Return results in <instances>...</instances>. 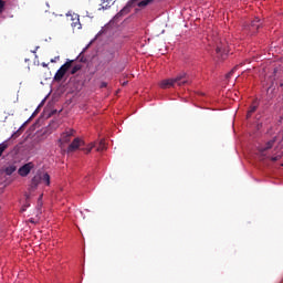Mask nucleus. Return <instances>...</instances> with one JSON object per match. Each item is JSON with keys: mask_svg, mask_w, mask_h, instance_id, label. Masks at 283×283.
<instances>
[{"mask_svg": "<svg viewBox=\"0 0 283 283\" xmlns=\"http://www.w3.org/2000/svg\"><path fill=\"white\" fill-rule=\"evenodd\" d=\"M101 87H107V83L103 82V83L101 84Z\"/></svg>", "mask_w": 283, "mask_h": 283, "instance_id": "obj_23", "label": "nucleus"}, {"mask_svg": "<svg viewBox=\"0 0 283 283\" xmlns=\"http://www.w3.org/2000/svg\"><path fill=\"white\" fill-rule=\"evenodd\" d=\"M189 75L186 72H181L174 78L163 80L160 82V88L167 90L169 87H176V85L182 87V85H189Z\"/></svg>", "mask_w": 283, "mask_h": 283, "instance_id": "obj_1", "label": "nucleus"}, {"mask_svg": "<svg viewBox=\"0 0 283 283\" xmlns=\"http://www.w3.org/2000/svg\"><path fill=\"white\" fill-rule=\"evenodd\" d=\"M40 178L42 182H45V185L50 187V174L48 172L40 174Z\"/></svg>", "mask_w": 283, "mask_h": 283, "instance_id": "obj_12", "label": "nucleus"}, {"mask_svg": "<svg viewBox=\"0 0 283 283\" xmlns=\"http://www.w3.org/2000/svg\"><path fill=\"white\" fill-rule=\"evenodd\" d=\"M262 28V20L260 18H255L252 20L251 24L248 27L250 34H258V30Z\"/></svg>", "mask_w": 283, "mask_h": 283, "instance_id": "obj_5", "label": "nucleus"}, {"mask_svg": "<svg viewBox=\"0 0 283 283\" xmlns=\"http://www.w3.org/2000/svg\"><path fill=\"white\" fill-rule=\"evenodd\" d=\"M15 171H17V166H14V165L8 166V167L4 169V174H6L7 176H12L13 172H15Z\"/></svg>", "mask_w": 283, "mask_h": 283, "instance_id": "obj_13", "label": "nucleus"}, {"mask_svg": "<svg viewBox=\"0 0 283 283\" xmlns=\"http://www.w3.org/2000/svg\"><path fill=\"white\" fill-rule=\"evenodd\" d=\"M76 134V130L74 129H67L64 133L61 134V137L59 139L60 146L65 145V143H70L72 140V136Z\"/></svg>", "mask_w": 283, "mask_h": 283, "instance_id": "obj_3", "label": "nucleus"}, {"mask_svg": "<svg viewBox=\"0 0 283 283\" xmlns=\"http://www.w3.org/2000/svg\"><path fill=\"white\" fill-rule=\"evenodd\" d=\"M281 87H283V82L280 84Z\"/></svg>", "mask_w": 283, "mask_h": 283, "instance_id": "obj_28", "label": "nucleus"}, {"mask_svg": "<svg viewBox=\"0 0 283 283\" xmlns=\"http://www.w3.org/2000/svg\"><path fill=\"white\" fill-rule=\"evenodd\" d=\"M238 67H240V65L234 66L229 73H227L226 78H231V76H233V74L238 71Z\"/></svg>", "mask_w": 283, "mask_h": 283, "instance_id": "obj_19", "label": "nucleus"}, {"mask_svg": "<svg viewBox=\"0 0 283 283\" xmlns=\"http://www.w3.org/2000/svg\"><path fill=\"white\" fill-rule=\"evenodd\" d=\"M83 70V64H76L72 67L71 74H76V72H81Z\"/></svg>", "mask_w": 283, "mask_h": 283, "instance_id": "obj_18", "label": "nucleus"}, {"mask_svg": "<svg viewBox=\"0 0 283 283\" xmlns=\"http://www.w3.org/2000/svg\"><path fill=\"white\" fill-rule=\"evenodd\" d=\"M132 11V2H128L118 13L117 17H125Z\"/></svg>", "mask_w": 283, "mask_h": 283, "instance_id": "obj_9", "label": "nucleus"}, {"mask_svg": "<svg viewBox=\"0 0 283 283\" xmlns=\"http://www.w3.org/2000/svg\"><path fill=\"white\" fill-rule=\"evenodd\" d=\"M3 8H6V2L3 0H0V14L3 12Z\"/></svg>", "mask_w": 283, "mask_h": 283, "instance_id": "obj_21", "label": "nucleus"}, {"mask_svg": "<svg viewBox=\"0 0 283 283\" xmlns=\"http://www.w3.org/2000/svg\"><path fill=\"white\" fill-rule=\"evenodd\" d=\"M216 53L218 61H226L227 56H229V49L222 41H220L217 43Z\"/></svg>", "mask_w": 283, "mask_h": 283, "instance_id": "obj_2", "label": "nucleus"}, {"mask_svg": "<svg viewBox=\"0 0 283 283\" xmlns=\"http://www.w3.org/2000/svg\"><path fill=\"white\" fill-rule=\"evenodd\" d=\"M41 174L35 175L32 180H31V187H33V189H36L39 187V185H41Z\"/></svg>", "mask_w": 283, "mask_h": 283, "instance_id": "obj_10", "label": "nucleus"}, {"mask_svg": "<svg viewBox=\"0 0 283 283\" xmlns=\"http://www.w3.org/2000/svg\"><path fill=\"white\" fill-rule=\"evenodd\" d=\"M94 147H96V145L91 144L90 147H87V148H82V149H83V151H86V154H90V151H92V149H94Z\"/></svg>", "mask_w": 283, "mask_h": 283, "instance_id": "obj_20", "label": "nucleus"}, {"mask_svg": "<svg viewBox=\"0 0 283 283\" xmlns=\"http://www.w3.org/2000/svg\"><path fill=\"white\" fill-rule=\"evenodd\" d=\"M82 145H85V143L81 138L76 137L67 147V151H76V149Z\"/></svg>", "mask_w": 283, "mask_h": 283, "instance_id": "obj_6", "label": "nucleus"}, {"mask_svg": "<svg viewBox=\"0 0 283 283\" xmlns=\"http://www.w3.org/2000/svg\"><path fill=\"white\" fill-rule=\"evenodd\" d=\"M73 28H76V22L73 24Z\"/></svg>", "mask_w": 283, "mask_h": 283, "instance_id": "obj_25", "label": "nucleus"}, {"mask_svg": "<svg viewBox=\"0 0 283 283\" xmlns=\"http://www.w3.org/2000/svg\"><path fill=\"white\" fill-rule=\"evenodd\" d=\"M105 149H107V146L105 145V140L102 139L96 148V151H105Z\"/></svg>", "mask_w": 283, "mask_h": 283, "instance_id": "obj_17", "label": "nucleus"}, {"mask_svg": "<svg viewBox=\"0 0 283 283\" xmlns=\"http://www.w3.org/2000/svg\"><path fill=\"white\" fill-rule=\"evenodd\" d=\"M30 222L34 223V219H30Z\"/></svg>", "mask_w": 283, "mask_h": 283, "instance_id": "obj_24", "label": "nucleus"}, {"mask_svg": "<svg viewBox=\"0 0 283 283\" xmlns=\"http://www.w3.org/2000/svg\"><path fill=\"white\" fill-rule=\"evenodd\" d=\"M275 143H277V136H274L264 146L259 147V153L261 156H266V151H269V149H273Z\"/></svg>", "mask_w": 283, "mask_h": 283, "instance_id": "obj_4", "label": "nucleus"}, {"mask_svg": "<svg viewBox=\"0 0 283 283\" xmlns=\"http://www.w3.org/2000/svg\"><path fill=\"white\" fill-rule=\"evenodd\" d=\"M10 147V144L8 142H3L2 144H0V158L1 156H3V151Z\"/></svg>", "mask_w": 283, "mask_h": 283, "instance_id": "obj_15", "label": "nucleus"}, {"mask_svg": "<svg viewBox=\"0 0 283 283\" xmlns=\"http://www.w3.org/2000/svg\"><path fill=\"white\" fill-rule=\"evenodd\" d=\"M51 63H55V61H54V60H51Z\"/></svg>", "mask_w": 283, "mask_h": 283, "instance_id": "obj_26", "label": "nucleus"}, {"mask_svg": "<svg viewBox=\"0 0 283 283\" xmlns=\"http://www.w3.org/2000/svg\"><path fill=\"white\" fill-rule=\"evenodd\" d=\"M72 63H74V61L69 60L60 69H62L63 72L67 73V70H70V67H72Z\"/></svg>", "mask_w": 283, "mask_h": 283, "instance_id": "obj_14", "label": "nucleus"}, {"mask_svg": "<svg viewBox=\"0 0 283 283\" xmlns=\"http://www.w3.org/2000/svg\"><path fill=\"white\" fill-rule=\"evenodd\" d=\"M65 71H63L62 69H59L54 75V81H56V83L63 81V76H65Z\"/></svg>", "mask_w": 283, "mask_h": 283, "instance_id": "obj_11", "label": "nucleus"}, {"mask_svg": "<svg viewBox=\"0 0 283 283\" xmlns=\"http://www.w3.org/2000/svg\"><path fill=\"white\" fill-rule=\"evenodd\" d=\"M258 107H260V103L258 102V99H254L247 113V118H250L251 116H253V114L258 112Z\"/></svg>", "mask_w": 283, "mask_h": 283, "instance_id": "obj_8", "label": "nucleus"}, {"mask_svg": "<svg viewBox=\"0 0 283 283\" xmlns=\"http://www.w3.org/2000/svg\"><path fill=\"white\" fill-rule=\"evenodd\" d=\"M30 171H32V163L25 164L22 167H20L18 170V174L23 178H25V176H28Z\"/></svg>", "mask_w": 283, "mask_h": 283, "instance_id": "obj_7", "label": "nucleus"}, {"mask_svg": "<svg viewBox=\"0 0 283 283\" xmlns=\"http://www.w3.org/2000/svg\"><path fill=\"white\" fill-rule=\"evenodd\" d=\"M123 85H127V82H124Z\"/></svg>", "mask_w": 283, "mask_h": 283, "instance_id": "obj_27", "label": "nucleus"}, {"mask_svg": "<svg viewBox=\"0 0 283 283\" xmlns=\"http://www.w3.org/2000/svg\"><path fill=\"white\" fill-rule=\"evenodd\" d=\"M281 156H275V157H271V160L273 163H277V160H280Z\"/></svg>", "mask_w": 283, "mask_h": 283, "instance_id": "obj_22", "label": "nucleus"}, {"mask_svg": "<svg viewBox=\"0 0 283 283\" xmlns=\"http://www.w3.org/2000/svg\"><path fill=\"white\" fill-rule=\"evenodd\" d=\"M155 0H143L138 2V8H146V6H149V3H154Z\"/></svg>", "mask_w": 283, "mask_h": 283, "instance_id": "obj_16", "label": "nucleus"}, {"mask_svg": "<svg viewBox=\"0 0 283 283\" xmlns=\"http://www.w3.org/2000/svg\"><path fill=\"white\" fill-rule=\"evenodd\" d=\"M22 211H25V208H22Z\"/></svg>", "mask_w": 283, "mask_h": 283, "instance_id": "obj_29", "label": "nucleus"}]
</instances>
